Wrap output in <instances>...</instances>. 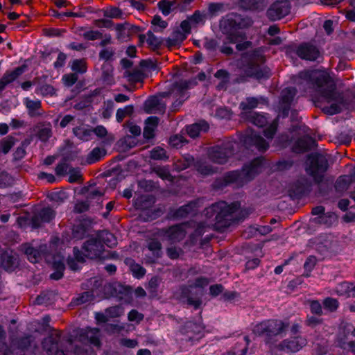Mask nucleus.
Segmentation results:
<instances>
[{"instance_id": "56", "label": "nucleus", "mask_w": 355, "mask_h": 355, "mask_svg": "<svg viewBox=\"0 0 355 355\" xmlns=\"http://www.w3.org/2000/svg\"><path fill=\"white\" fill-rule=\"evenodd\" d=\"M152 24L155 26V31H159L167 26V23L162 20L159 16H155L152 20Z\"/></svg>"}, {"instance_id": "17", "label": "nucleus", "mask_w": 355, "mask_h": 355, "mask_svg": "<svg viewBox=\"0 0 355 355\" xmlns=\"http://www.w3.org/2000/svg\"><path fill=\"white\" fill-rule=\"evenodd\" d=\"M123 312L124 310L121 306H115L107 309L105 313H96L95 315V319L97 324H100L107 322L110 318L119 317L123 313Z\"/></svg>"}, {"instance_id": "6", "label": "nucleus", "mask_w": 355, "mask_h": 355, "mask_svg": "<svg viewBox=\"0 0 355 355\" xmlns=\"http://www.w3.org/2000/svg\"><path fill=\"white\" fill-rule=\"evenodd\" d=\"M103 244L110 248L116 245L115 236L107 231H101L98 233L96 238L89 239L83 245L87 254L85 256L89 259L100 257L103 248Z\"/></svg>"}, {"instance_id": "48", "label": "nucleus", "mask_w": 355, "mask_h": 355, "mask_svg": "<svg viewBox=\"0 0 355 355\" xmlns=\"http://www.w3.org/2000/svg\"><path fill=\"white\" fill-rule=\"evenodd\" d=\"M71 69L76 73H85L87 70L84 60H74L71 63Z\"/></svg>"}, {"instance_id": "16", "label": "nucleus", "mask_w": 355, "mask_h": 355, "mask_svg": "<svg viewBox=\"0 0 355 355\" xmlns=\"http://www.w3.org/2000/svg\"><path fill=\"white\" fill-rule=\"evenodd\" d=\"M297 55L304 60H315L320 56V51L313 45L302 44L297 49Z\"/></svg>"}, {"instance_id": "34", "label": "nucleus", "mask_w": 355, "mask_h": 355, "mask_svg": "<svg viewBox=\"0 0 355 355\" xmlns=\"http://www.w3.org/2000/svg\"><path fill=\"white\" fill-rule=\"evenodd\" d=\"M194 166L196 171L202 175H210L215 172V168L205 161H198L194 164Z\"/></svg>"}, {"instance_id": "25", "label": "nucleus", "mask_w": 355, "mask_h": 355, "mask_svg": "<svg viewBox=\"0 0 355 355\" xmlns=\"http://www.w3.org/2000/svg\"><path fill=\"white\" fill-rule=\"evenodd\" d=\"M208 129L209 124L206 121H202L187 126V132L191 137L195 138L199 135L200 132H206Z\"/></svg>"}, {"instance_id": "31", "label": "nucleus", "mask_w": 355, "mask_h": 355, "mask_svg": "<svg viewBox=\"0 0 355 355\" xmlns=\"http://www.w3.org/2000/svg\"><path fill=\"white\" fill-rule=\"evenodd\" d=\"M355 182V171L352 175L340 176L336 183V188L338 191L346 190L349 187L351 183Z\"/></svg>"}, {"instance_id": "59", "label": "nucleus", "mask_w": 355, "mask_h": 355, "mask_svg": "<svg viewBox=\"0 0 355 355\" xmlns=\"http://www.w3.org/2000/svg\"><path fill=\"white\" fill-rule=\"evenodd\" d=\"M324 306L331 311H335L338 306V302L336 299L328 297L324 300Z\"/></svg>"}, {"instance_id": "51", "label": "nucleus", "mask_w": 355, "mask_h": 355, "mask_svg": "<svg viewBox=\"0 0 355 355\" xmlns=\"http://www.w3.org/2000/svg\"><path fill=\"white\" fill-rule=\"evenodd\" d=\"M130 268L132 272V275L136 278H138V279L141 278L145 275V272H146L145 269L142 266H141L139 264L135 263H131L130 266Z\"/></svg>"}, {"instance_id": "22", "label": "nucleus", "mask_w": 355, "mask_h": 355, "mask_svg": "<svg viewBox=\"0 0 355 355\" xmlns=\"http://www.w3.org/2000/svg\"><path fill=\"white\" fill-rule=\"evenodd\" d=\"M23 103L28 110V113L31 116H39L42 114L41 112V101L38 99H31L28 97L23 99Z\"/></svg>"}, {"instance_id": "13", "label": "nucleus", "mask_w": 355, "mask_h": 355, "mask_svg": "<svg viewBox=\"0 0 355 355\" xmlns=\"http://www.w3.org/2000/svg\"><path fill=\"white\" fill-rule=\"evenodd\" d=\"M290 12V6L286 1H277L268 9L267 14L272 20L279 19Z\"/></svg>"}, {"instance_id": "44", "label": "nucleus", "mask_w": 355, "mask_h": 355, "mask_svg": "<svg viewBox=\"0 0 355 355\" xmlns=\"http://www.w3.org/2000/svg\"><path fill=\"white\" fill-rule=\"evenodd\" d=\"M250 121L257 126L263 127L268 123V119L266 114L253 113Z\"/></svg>"}, {"instance_id": "63", "label": "nucleus", "mask_w": 355, "mask_h": 355, "mask_svg": "<svg viewBox=\"0 0 355 355\" xmlns=\"http://www.w3.org/2000/svg\"><path fill=\"white\" fill-rule=\"evenodd\" d=\"M94 298V294L90 292H84L80 297L76 299L77 304H83L89 301L92 300Z\"/></svg>"}, {"instance_id": "3", "label": "nucleus", "mask_w": 355, "mask_h": 355, "mask_svg": "<svg viewBox=\"0 0 355 355\" xmlns=\"http://www.w3.org/2000/svg\"><path fill=\"white\" fill-rule=\"evenodd\" d=\"M263 167V159L257 157L250 164L245 165L241 171H235L226 173L223 182L217 181L216 187L220 188L230 184H234L235 187H241L261 173Z\"/></svg>"}, {"instance_id": "64", "label": "nucleus", "mask_w": 355, "mask_h": 355, "mask_svg": "<svg viewBox=\"0 0 355 355\" xmlns=\"http://www.w3.org/2000/svg\"><path fill=\"white\" fill-rule=\"evenodd\" d=\"M78 79L76 74L69 73L64 75L62 78L64 83L67 86H71L73 85Z\"/></svg>"}, {"instance_id": "12", "label": "nucleus", "mask_w": 355, "mask_h": 355, "mask_svg": "<svg viewBox=\"0 0 355 355\" xmlns=\"http://www.w3.org/2000/svg\"><path fill=\"white\" fill-rule=\"evenodd\" d=\"M242 141L247 148L254 147L257 150L263 152L268 148V142L252 130L247 131Z\"/></svg>"}, {"instance_id": "55", "label": "nucleus", "mask_w": 355, "mask_h": 355, "mask_svg": "<svg viewBox=\"0 0 355 355\" xmlns=\"http://www.w3.org/2000/svg\"><path fill=\"white\" fill-rule=\"evenodd\" d=\"M148 249L150 251L153 252V254L158 257L161 252V244L159 241L156 240H152L148 243Z\"/></svg>"}, {"instance_id": "43", "label": "nucleus", "mask_w": 355, "mask_h": 355, "mask_svg": "<svg viewBox=\"0 0 355 355\" xmlns=\"http://www.w3.org/2000/svg\"><path fill=\"white\" fill-rule=\"evenodd\" d=\"M336 292L339 295L352 296V284L346 282L340 284L336 288Z\"/></svg>"}, {"instance_id": "27", "label": "nucleus", "mask_w": 355, "mask_h": 355, "mask_svg": "<svg viewBox=\"0 0 355 355\" xmlns=\"http://www.w3.org/2000/svg\"><path fill=\"white\" fill-rule=\"evenodd\" d=\"M84 252H80L79 250L76 248H73V254L75 259H68V265L69 268L73 270H79V263H82L85 261V257H87L85 256L87 252H85V250L83 248Z\"/></svg>"}, {"instance_id": "42", "label": "nucleus", "mask_w": 355, "mask_h": 355, "mask_svg": "<svg viewBox=\"0 0 355 355\" xmlns=\"http://www.w3.org/2000/svg\"><path fill=\"white\" fill-rule=\"evenodd\" d=\"M296 94V91L294 88H286L283 90L282 96V103L285 104L288 108V106L293 99L295 95Z\"/></svg>"}, {"instance_id": "33", "label": "nucleus", "mask_w": 355, "mask_h": 355, "mask_svg": "<svg viewBox=\"0 0 355 355\" xmlns=\"http://www.w3.org/2000/svg\"><path fill=\"white\" fill-rule=\"evenodd\" d=\"M1 264L7 271H12L13 270L15 266V258L11 251H6L2 254Z\"/></svg>"}, {"instance_id": "39", "label": "nucleus", "mask_w": 355, "mask_h": 355, "mask_svg": "<svg viewBox=\"0 0 355 355\" xmlns=\"http://www.w3.org/2000/svg\"><path fill=\"white\" fill-rule=\"evenodd\" d=\"M58 338H53L52 336L46 338L42 343L44 349L48 353L53 352L54 350L58 349Z\"/></svg>"}, {"instance_id": "61", "label": "nucleus", "mask_w": 355, "mask_h": 355, "mask_svg": "<svg viewBox=\"0 0 355 355\" xmlns=\"http://www.w3.org/2000/svg\"><path fill=\"white\" fill-rule=\"evenodd\" d=\"M38 137L42 141H47L51 136V130L49 127L42 128L38 132Z\"/></svg>"}, {"instance_id": "38", "label": "nucleus", "mask_w": 355, "mask_h": 355, "mask_svg": "<svg viewBox=\"0 0 355 355\" xmlns=\"http://www.w3.org/2000/svg\"><path fill=\"white\" fill-rule=\"evenodd\" d=\"M105 154L106 151L104 148L99 147L94 148L89 154L87 162L89 164L94 163L103 157Z\"/></svg>"}, {"instance_id": "41", "label": "nucleus", "mask_w": 355, "mask_h": 355, "mask_svg": "<svg viewBox=\"0 0 355 355\" xmlns=\"http://www.w3.org/2000/svg\"><path fill=\"white\" fill-rule=\"evenodd\" d=\"M187 36L180 31H175L168 39V43L170 46H176L180 44Z\"/></svg>"}, {"instance_id": "20", "label": "nucleus", "mask_w": 355, "mask_h": 355, "mask_svg": "<svg viewBox=\"0 0 355 355\" xmlns=\"http://www.w3.org/2000/svg\"><path fill=\"white\" fill-rule=\"evenodd\" d=\"M46 248V245H41L40 250H37L35 249L30 243H25L21 245V248L27 256L28 259L32 263L39 261L42 257V252Z\"/></svg>"}, {"instance_id": "9", "label": "nucleus", "mask_w": 355, "mask_h": 355, "mask_svg": "<svg viewBox=\"0 0 355 355\" xmlns=\"http://www.w3.org/2000/svg\"><path fill=\"white\" fill-rule=\"evenodd\" d=\"M235 143L227 141L221 146H214L209 150V159L214 163L224 164L232 155Z\"/></svg>"}, {"instance_id": "30", "label": "nucleus", "mask_w": 355, "mask_h": 355, "mask_svg": "<svg viewBox=\"0 0 355 355\" xmlns=\"http://www.w3.org/2000/svg\"><path fill=\"white\" fill-rule=\"evenodd\" d=\"M314 145L315 141L311 137L305 135L296 142L295 149L296 151L303 152L312 148Z\"/></svg>"}, {"instance_id": "11", "label": "nucleus", "mask_w": 355, "mask_h": 355, "mask_svg": "<svg viewBox=\"0 0 355 355\" xmlns=\"http://www.w3.org/2000/svg\"><path fill=\"white\" fill-rule=\"evenodd\" d=\"M187 224L172 226L168 230H159L157 235L164 240H167L170 243H175L183 239L187 234Z\"/></svg>"}, {"instance_id": "37", "label": "nucleus", "mask_w": 355, "mask_h": 355, "mask_svg": "<svg viewBox=\"0 0 355 355\" xmlns=\"http://www.w3.org/2000/svg\"><path fill=\"white\" fill-rule=\"evenodd\" d=\"M193 163V158L191 155L183 156L174 163L177 171H182L189 167Z\"/></svg>"}, {"instance_id": "5", "label": "nucleus", "mask_w": 355, "mask_h": 355, "mask_svg": "<svg viewBox=\"0 0 355 355\" xmlns=\"http://www.w3.org/2000/svg\"><path fill=\"white\" fill-rule=\"evenodd\" d=\"M238 202L228 205L225 202H218L205 209V215L209 219L215 221V225L220 227H227L230 225L232 214L239 208Z\"/></svg>"}, {"instance_id": "26", "label": "nucleus", "mask_w": 355, "mask_h": 355, "mask_svg": "<svg viewBox=\"0 0 355 355\" xmlns=\"http://www.w3.org/2000/svg\"><path fill=\"white\" fill-rule=\"evenodd\" d=\"M52 264L53 268L55 270V272L51 275V278L55 280H58L63 276V271L64 269V257H53Z\"/></svg>"}, {"instance_id": "52", "label": "nucleus", "mask_w": 355, "mask_h": 355, "mask_svg": "<svg viewBox=\"0 0 355 355\" xmlns=\"http://www.w3.org/2000/svg\"><path fill=\"white\" fill-rule=\"evenodd\" d=\"M104 15L110 18H120L122 16V12L118 8L111 7L105 10Z\"/></svg>"}, {"instance_id": "54", "label": "nucleus", "mask_w": 355, "mask_h": 355, "mask_svg": "<svg viewBox=\"0 0 355 355\" xmlns=\"http://www.w3.org/2000/svg\"><path fill=\"white\" fill-rule=\"evenodd\" d=\"M277 127V121L274 120L270 125L264 130V135L268 139L273 137Z\"/></svg>"}, {"instance_id": "18", "label": "nucleus", "mask_w": 355, "mask_h": 355, "mask_svg": "<svg viewBox=\"0 0 355 355\" xmlns=\"http://www.w3.org/2000/svg\"><path fill=\"white\" fill-rule=\"evenodd\" d=\"M54 216L55 212L51 208H43L33 217L31 220L32 225L34 228L38 227L42 223L50 222Z\"/></svg>"}, {"instance_id": "1", "label": "nucleus", "mask_w": 355, "mask_h": 355, "mask_svg": "<svg viewBox=\"0 0 355 355\" xmlns=\"http://www.w3.org/2000/svg\"><path fill=\"white\" fill-rule=\"evenodd\" d=\"M299 89H303L306 93H315L319 98L333 103L338 101L339 94L336 92V85L329 74L322 70L304 71L299 73L295 80Z\"/></svg>"}, {"instance_id": "53", "label": "nucleus", "mask_w": 355, "mask_h": 355, "mask_svg": "<svg viewBox=\"0 0 355 355\" xmlns=\"http://www.w3.org/2000/svg\"><path fill=\"white\" fill-rule=\"evenodd\" d=\"M169 142L171 146L178 148L182 147L187 141L182 135H174L170 138Z\"/></svg>"}, {"instance_id": "40", "label": "nucleus", "mask_w": 355, "mask_h": 355, "mask_svg": "<svg viewBox=\"0 0 355 355\" xmlns=\"http://www.w3.org/2000/svg\"><path fill=\"white\" fill-rule=\"evenodd\" d=\"M75 135L80 139L87 141L91 139L92 135V129L85 127L76 128L73 130Z\"/></svg>"}, {"instance_id": "23", "label": "nucleus", "mask_w": 355, "mask_h": 355, "mask_svg": "<svg viewBox=\"0 0 355 355\" xmlns=\"http://www.w3.org/2000/svg\"><path fill=\"white\" fill-rule=\"evenodd\" d=\"M191 83L187 80H182L175 85L173 93L177 97L178 96L177 100V101H179L178 105L181 104L187 98V90L190 88Z\"/></svg>"}, {"instance_id": "14", "label": "nucleus", "mask_w": 355, "mask_h": 355, "mask_svg": "<svg viewBox=\"0 0 355 355\" xmlns=\"http://www.w3.org/2000/svg\"><path fill=\"white\" fill-rule=\"evenodd\" d=\"M106 293H105V297H109L111 296L118 297L120 299L125 297L129 296L131 293L130 288L128 286H124L119 283L108 284L104 286Z\"/></svg>"}, {"instance_id": "29", "label": "nucleus", "mask_w": 355, "mask_h": 355, "mask_svg": "<svg viewBox=\"0 0 355 355\" xmlns=\"http://www.w3.org/2000/svg\"><path fill=\"white\" fill-rule=\"evenodd\" d=\"M266 103V98L263 97L254 98L250 97L246 98L245 101H243L240 104V108L245 112L248 110H251L257 107L260 104H265Z\"/></svg>"}, {"instance_id": "35", "label": "nucleus", "mask_w": 355, "mask_h": 355, "mask_svg": "<svg viewBox=\"0 0 355 355\" xmlns=\"http://www.w3.org/2000/svg\"><path fill=\"white\" fill-rule=\"evenodd\" d=\"M264 0H241L240 6L245 10H258L263 6Z\"/></svg>"}, {"instance_id": "32", "label": "nucleus", "mask_w": 355, "mask_h": 355, "mask_svg": "<svg viewBox=\"0 0 355 355\" xmlns=\"http://www.w3.org/2000/svg\"><path fill=\"white\" fill-rule=\"evenodd\" d=\"M25 71L24 67H18L12 71H6L2 78L8 85L15 81Z\"/></svg>"}, {"instance_id": "46", "label": "nucleus", "mask_w": 355, "mask_h": 355, "mask_svg": "<svg viewBox=\"0 0 355 355\" xmlns=\"http://www.w3.org/2000/svg\"><path fill=\"white\" fill-rule=\"evenodd\" d=\"M214 76L220 80H221V83L218 85V87L220 89H223L226 84L229 82V80H230V74L229 73L226 71V70H224V69H220V70H218Z\"/></svg>"}, {"instance_id": "36", "label": "nucleus", "mask_w": 355, "mask_h": 355, "mask_svg": "<svg viewBox=\"0 0 355 355\" xmlns=\"http://www.w3.org/2000/svg\"><path fill=\"white\" fill-rule=\"evenodd\" d=\"M324 211V208L322 206H318V207H314L312 209V214L313 215H322L319 218L320 223H327V221L325 220L326 218H329L330 223H331L332 221H334L336 220V217L335 214H329V215L327 216L326 214H323Z\"/></svg>"}, {"instance_id": "10", "label": "nucleus", "mask_w": 355, "mask_h": 355, "mask_svg": "<svg viewBox=\"0 0 355 355\" xmlns=\"http://www.w3.org/2000/svg\"><path fill=\"white\" fill-rule=\"evenodd\" d=\"M309 166L306 171L309 173L317 182L322 181L325 172L327 164L324 157L322 155L313 154L309 157Z\"/></svg>"}, {"instance_id": "47", "label": "nucleus", "mask_w": 355, "mask_h": 355, "mask_svg": "<svg viewBox=\"0 0 355 355\" xmlns=\"http://www.w3.org/2000/svg\"><path fill=\"white\" fill-rule=\"evenodd\" d=\"M150 157L153 159H166L168 158L166 150L160 147L154 148L150 153Z\"/></svg>"}, {"instance_id": "57", "label": "nucleus", "mask_w": 355, "mask_h": 355, "mask_svg": "<svg viewBox=\"0 0 355 355\" xmlns=\"http://www.w3.org/2000/svg\"><path fill=\"white\" fill-rule=\"evenodd\" d=\"M82 174L79 169L72 168L69 171V182H76L81 180Z\"/></svg>"}, {"instance_id": "62", "label": "nucleus", "mask_w": 355, "mask_h": 355, "mask_svg": "<svg viewBox=\"0 0 355 355\" xmlns=\"http://www.w3.org/2000/svg\"><path fill=\"white\" fill-rule=\"evenodd\" d=\"M188 19L191 24H192V25L196 27L197 25L203 23L204 17L200 13L196 12L193 15L189 17Z\"/></svg>"}, {"instance_id": "2", "label": "nucleus", "mask_w": 355, "mask_h": 355, "mask_svg": "<svg viewBox=\"0 0 355 355\" xmlns=\"http://www.w3.org/2000/svg\"><path fill=\"white\" fill-rule=\"evenodd\" d=\"M250 25L249 19L242 18L236 14H230L223 17L220 22L221 32L226 35L229 43L236 44L239 51H243L252 46L251 42H241L245 38L243 29Z\"/></svg>"}, {"instance_id": "8", "label": "nucleus", "mask_w": 355, "mask_h": 355, "mask_svg": "<svg viewBox=\"0 0 355 355\" xmlns=\"http://www.w3.org/2000/svg\"><path fill=\"white\" fill-rule=\"evenodd\" d=\"M209 284V281L207 278L205 277H198L195 279L194 282H191L189 284L188 288H182V294L180 295V298H186L187 303L193 306H194L195 309H198L201 302L200 300L198 299H193L190 296V293L192 292V291L195 290V293L197 295H202V288L205 286H207Z\"/></svg>"}, {"instance_id": "28", "label": "nucleus", "mask_w": 355, "mask_h": 355, "mask_svg": "<svg viewBox=\"0 0 355 355\" xmlns=\"http://www.w3.org/2000/svg\"><path fill=\"white\" fill-rule=\"evenodd\" d=\"M144 110L147 113H155L164 111V106L159 103L157 97H150L145 102Z\"/></svg>"}, {"instance_id": "24", "label": "nucleus", "mask_w": 355, "mask_h": 355, "mask_svg": "<svg viewBox=\"0 0 355 355\" xmlns=\"http://www.w3.org/2000/svg\"><path fill=\"white\" fill-rule=\"evenodd\" d=\"M159 119L156 116L148 117L145 122L144 136L146 139H151L154 137V132L158 124Z\"/></svg>"}, {"instance_id": "60", "label": "nucleus", "mask_w": 355, "mask_h": 355, "mask_svg": "<svg viewBox=\"0 0 355 355\" xmlns=\"http://www.w3.org/2000/svg\"><path fill=\"white\" fill-rule=\"evenodd\" d=\"M86 234V230L83 225H78L73 229V237L76 239H83Z\"/></svg>"}, {"instance_id": "19", "label": "nucleus", "mask_w": 355, "mask_h": 355, "mask_svg": "<svg viewBox=\"0 0 355 355\" xmlns=\"http://www.w3.org/2000/svg\"><path fill=\"white\" fill-rule=\"evenodd\" d=\"M306 344V340L302 337H295L290 340H285L278 347L280 350L286 352H295Z\"/></svg>"}, {"instance_id": "15", "label": "nucleus", "mask_w": 355, "mask_h": 355, "mask_svg": "<svg viewBox=\"0 0 355 355\" xmlns=\"http://www.w3.org/2000/svg\"><path fill=\"white\" fill-rule=\"evenodd\" d=\"M80 340L85 344L89 343L96 347L100 346L99 330L96 328H86L80 331Z\"/></svg>"}, {"instance_id": "50", "label": "nucleus", "mask_w": 355, "mask_h": 355, "mask_svg": "<svg viewBox=\"0 0 355 355\" xmlns=\"http://www.w3.org/2000/svg\"><path fill=\"white\" fill-rule=\"evenodd\" d=\"M14 145V141L12 137H6L0 142V151L6 154Z\"/></svg>"}, {"instance_id": "21", "label": "nucleus", "mask_w": 355, "mask_h": 355, "mask_svg": "<svg viewBox=\"0 0 355 355\" xmlns=\"http://www.w3.org/2000/svg\"><path fill=\"white\" fill-rule=\"evenodd\" d=\"M197 211V202H192L180 207L171 216L173 218H181L188 216L194 215Z\"/></svg>"}, {"instance_id": "45", "label": "nucleus", "mask_w": 355, "mask_h": 355, "mask_svg": "<svg viewBox=\"0 0 355 355\" xmlns=\"http://www.w3.org/2000/svg\"><path fill=\"white\" fill-rule=\"evenodd\" d=\"M153 171L162 180H173L168 167L157 166L153 168Z\"/></svg>"}, {"instance_id": "49", "label": "nucleus", "mask_w": 355, "mask_h": 355, "mask_svg": "<svg viewBox=\"0 0 355 355\" xmlns=\"http://www.w3.org/2000/svg\"><path fill=\"white\" fill-rule=\"evenodd\" d=\"M5 338V331L0 325V355H10V350L6 343L3 342Z\"/></svg>"}, {"instance_id": "4", "label": "nucleus", "mask_w": 355, "mask_h": 355, "mask_svg": "<svg viewBox=\"0 0 355 355\" xmlns=\"http://www.w3.org/2000/svg\"><path fill=\"white\" fill-rule=\"evenodd\" d=\"M241 62H246L242 67L247 76L254 77L257 79L268 78L270 72L266 67H261V64L265 62L263 50L259 48L250 53L245 54L242 56Z\"/></svg>"}, {"instance_id": "7", "label": "nucleus", "mask_w": 355, "mask_h": 355, "mask_svg": "<svg viewBox=\"0 0 355 355\" xmlns=\"http://www.w3.org/2000/svg\"><path fill=\"white\" fill-rule=\"evenodd\" d=\"M287 327L288 323L282 320H269L256 324L253 328V332L257 336H265L267 343H269L272 337L282 335Z\"/></svg>"}, {"instance_id": "58", "label": "nucleus", "mask_w": 355, "mask_h": 355, "mask_svg": "<svg viewBox=\"0 0 355 355\" xmlns=\"http://www.w3.org/2000/svg\"><path fill=\"white\" fill-rule=\"evenodd\" d=\"M112 110L113 103L112 101H107V103H105L101 112L102 117L105 119H109L112 115Z\"/></svg>"}]
</instances>
